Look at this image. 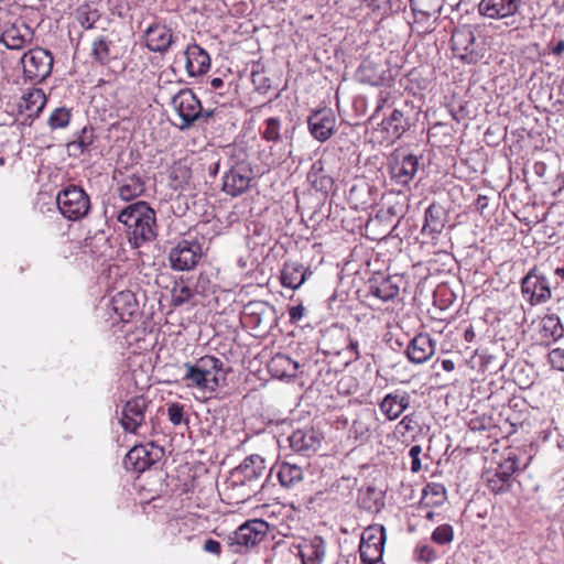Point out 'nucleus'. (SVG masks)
Segmentation results:
<instances>
[{
    "instance_id": "obj_1",
    "label": "nucleus",
    "mask_w": 564,
    "mask_h": 564,
    "mask_svg": "<svg viewBox=\"0 0 564 564\" xmlns=\"http://www.w3.org/2000/svg\"><path fill=\"white\" fill-rule=\"evenodd\" d=\"M117 220L126 227L130 245L139 248L156 237V215L147 202L138 200L122 208Z\"/></svg>"
},
{
    "instance_id": "obj_2",
    "label": "nucleus",
    "mask_w": 564,
    "mask_h": 564,
    "mask_svg": "<svg viewBox=\"0 0 564 564\" xmlns=\"http://www.w3.org/2000/svg\"><path fill=\"white\" fill-rule=\"evenodd\" d=\"M183 381L189 389H197L212 397L226 380L224 362L212 355H205L195 362L184 364Z\"/></svg>"
},
{
    "instance_id": "obj_3",
    "label": "nucleus",
    "mask_w": 564,
    "mask_h": 564,
    "mask_svg": "<svg viewBox=\"0 0 564 564\" xmlns=\"http://www.w3.org/2000/svg\"><path fill=\"white\" fill-rule=\"evenodd\" d=\"M267 470L264 458L258 454L246 457L239 466L234 468L227 478V487L241 489L238 501H246L263 487L261 477Z\"/></svg>"
},
{
    "instance_id": "obj_4",
    "label": "nucleus",
    "mask_w": 564,
    "mask_h": 564,
    "mask_svg": "<svg viewBox=\"0 0 564 564\" xmlns=\"http://www.w3.org/2000/svg\"><path fill=\"white\" fill-rule=\"evenodd\" d=\"M275 307L265 301H251L241 313V324L257 338H262L278 325Z\"/></svg>"
},
{
    "instance_id": "obj_5",
    "label": "nucleus",
    "mask_w": 564,
    "mask_h": 564,
    "mask_svg": "<svg viewBox=\"0 0 564 564\" xmlns=\"http://www.w3.org/2000/svg\"><path fill=\"white\" fill-rule=\"evenodd\" d=\"M172 108L178 116L181 130L191 128L196 121L209 122L218 116L216 109L204 110L200 100L189 88L181 89L171 101Z\"/></svg>"
},
{
    "instance_id": "obj_6",
    "label": "nucleus",
    "mask_w": 564,
    "mask_h": 564,
    "mask_svg": "<svg viewBox=\"0 0 564 564\" xmlns=\"http://www.w3.org/2000/svg\"><path fill=\"white\" fill-rule=\"evenodd\" d=\"M341 170L340 158L337 153L324 152L322 156L316 160L307 173V181L313 188L324 194H328L334 185L335 178L339 176Z\"/></svg>"
},
{
    "instance_id": "obj_7",
    "label": "nucleus",
    "mask_w": 564,
    "mask_h": 564,
    "mask_svg": "<svg viewBox=\"0 0 564 564\" xmlns=\"http://www.w3.org/2000/svg\"><path fill=\"white\" fill-rule=\"evenodd\" d=\"M319 347L326 356L344 355L348 361L360 358L358 341L354 340L344 327L334 326L326 329L322 335Z\"/></svg>"
},
{
    "instance_id": "obj_8",
    "label": "nucleus",
    "mask_w": 564,
    "mask_h": 564,
    "mask_svg": "<svg viewBox=\"0 0 564 564\" xmlns=\"http://www.w3.org/2000/svg\"><path fill=\"white\" fill-rule=\"evenodd\" d=\"M20 63L22 65L24 80L32 84H40L51 75L54 57L48 50L37 46L25 52Z\"/></svg>"
},
{
    "instance_id": "obj_9",
    "label": "nucleus",
    "mask_w": 564,
    "mask_h": 564,
    "mask_svg": "<svg viewBox=\"0 0 564 564\" xmlns=\"http://www.w3.org/2000/svg\"><path fill=\"white\" fill-rule=\"evenodd\" d=\"M61 214L68 220H79L90 210V198L79 186L69 185L62 189L56 197Z\"/></svg>"
},
{
    "instance_id": "obj_10",
    "label": "nucleus",
    "mask_w": 564,
    "mask_h": 564,
    "mask_svg": "<svg viewBox=\"0 0 564 564\" xmlns=\"http://www.w3.org/2000/svg\"><path fill=\"white\" fill-rule=\"evenodd\" d=\"M520 286L522 296L531 306L544 304L552 297L550 281L536 265L521 279Z\"/></svg>"
},
{
    "instance_id": "obj_11",
    "label": "nucleus",
    "mask_w": 564,
    "mask_h": 564,
    "mask_svg": "<svg viewBox=\"0 0 564 564\" xmlns=\"http://www.w3.org/2000/svg\"><path fill=\"white\" fill-rule=\"evenodd\" d=\"M202 257V245L197 240L183 239L170 250L169 262L174 271H191L197 267Z\"/></svg>"
},
{
    "instance_id": "obj_12",
    "label": "nucleus",
    "mask_w": 564,
    "mask_h": 564,
    "mask_svg": "<svg viewBox=\"0 0 564 564\" xmlns=\"http://www.w3.org/2000/svg\"><path fill=\"white\" fill-rule=\"evenodd\" d=\"M410 4L414 17L412 31L419 34L432 32L441 13L443 0H410Z\"/></svg>"
},
{
    "instance_id": "obj_13",
    "label": "nucleus",
    "mask_w": 564,
    "mask_h": 564,
    "mask_svg": "<svg viewBox=\"0 0 564 564\" xmlns=\"http://www.w3.org/2000/svg\"><path fill=\"white\" fill-rule=\"evenodd\" d=\"M386 530L383 525L373 524L366 528L361 534L359 554L362 563L378 564L383 554Z\"/></svg>"
},
{
    "instance_id": "obj_14",
    "label": "nucleus",
    "mask_w": 564,
    "mask_h": 564,
    "mask_svg": "<svg viewBox=\"0 0 564 564\" xmlns=\"http://www.w3.org/2000/svg\"><path fill=\"white\" fill-rule=\"evenodd\" d=\"M116 189L119 197L129 202L143 195L145 192V178L141 171L134 167L117 170L113 175Z\"/></svg>"
},
{
    "instance_id": "obj_15",
    "label": "nucleus",
    "mask_w": 564,
    "mask_h": 564,
    "mask_svg": "<svg viewBox=\"0 0 564 564\" xmlns=\"http://www.w3.org/2000/svg\"><path fill=\"white\" fill-rule=\"evenodd\" d=\"M253 180L254 173L251 166L248 163L238 162L223 175L221 189L231 197H238L250 188Z\"/></svg>"
},
{
    "instance_id": "obj_16",
    "label": "nucleus",
    "mask_w": 564,
    "mask_h": 564,
    "mask_svg": "<svg viewBox=\"0 0 564 564\" xmlns=\"http://www.w3.org/2000/svg\"><path fill=\"white\" fill-rule=\"evenodd\" d=\"M451 47L454 56L465 64H476L484 56L476 45L474 32L466 26L454 30Z\"/></svg>"
},
{
    "instance_id": "obj_17",
    "label": "nucleus",
    "mask_w": 564,
    "mask_h": 564,
    "mask_svg": "<svg viewBox=\"0 0 564 564\" xmlns=\"http://www.w3.org/2000/svg\"><path fill=\"white\" fill-rule=\"evenodd\" d=\"M34 30L21 18L4 23L0 35V43L9 50H22L32 44Z\"/></svg>"
},
{
    "instance_id": "obj_18",
    "label": "nucleus",
    "mask_w": 564,
    "mask_h": 564,
    "mask_svg": "<svg viewBox=\"0 0 564 564\" xmlns=\"http://www.w3.org/2000/svg\"><path fill=\"white\" fill-rule=\"evenodd\" d=\"M110 308L113 312V316L110 317L112 326L119 323H130L140 313L139 301L130 290L116 293L110 301Z\"/></svg>"
},
{
    "instance_id": "obj_19",
    "label": "nucleus",
    "mask_w": 564,
    "mask_h": 564,
    "mask_svg": "<svg viewBox=\"0 0 564 564\" xmlns=\"http://www.w3.org/2000/svg\"><path fill=\"white\" fill-rule=\"evenodd\" d=\"M518 469V458L516 456L507 457L494 473H487L486 484L488 489L495 495L509 491L513 481L512 476Z\"/></svg>"
},
{
    "instance_id": "obj_20",
    "label": "nucleus",
    "mask_w": 564,
    "mask_h": 564,
    "mask_svg": "<svg viewBox=\"0 0 564 564\" xmlns=\"http://www.w3.org/2000/svg\"><path fill=\"white\" fill-rule=\"evenodd\" d=\"M149 401L143 395L129 399L122 406L120 424L124 432L135 434L145 420Z\"/></svg>"
},
{
    "instance_id": "obj_21",
    "label": "nucleus",
    "mask_w": 564,
    "mask_h": 564,
    "mask_svg": "<svg viewBox=\"0 0 564 564\" xmlns=\"http://www.w3.org/2000/svg\"><path fill=\"white\" fill-rule=\"evenodd\" d=\"M269 524L264 520L254 519L240 525L230 536L231 544L250 547L260 543L267 535Z\"/></svg>"
},
{
    "instance_id": "obj_22",
    "label": "nucleus",
    "mask_w": 564,
    "mask_h": 564,
    "mask_svg": "<svg viewBox=\"0 0 564 564\" xmlns=\"http://www.w3.org/2000/svg\"><path fill=\"white\" fill-rule=\"evenodd\" d=\"M379 426V419L373 409H361L352 421L349 435L360 444L367 443Z\"/></svg>"
},
{
    "instance_id": "obj_23",
    "label": "nucleus",
    "mask_w": 564,
    "mask_h": 564,
    "mask_svg": "<svg viewBox=\"0 0 564 564\" xmlns=\"http://www.w3.org/2000/svg\"><path fill=\"white\" fill-rule=\"evenodd\" d=\"M145 47L154 53H165L173 43V31L161 22L151 23L143 32Z\"/></svg>"
},
{
    "instance_id": "obj_24",
    "label": "nucleus",
    "mask_w": 564,
    "mask_h": 564,
    "mask_svg": "<svg viewBox=\"0 0 564 564\" xmlns=\"http://www.w3.org/2000/svg\"><path fill=\"white\" fill-rule=\"evenodd\" d=\"M436 351V341L427 333L416 334L409 343L405 354L410 362L422 365Z\"/></svg>"
},
{
    "instance_id": "obj_25",
    "label": "nucleus",
    "mask_w": 564,
    "mask_h": 564,
    "mask_svg": "<svg viewBox=\"0 0 564 564\" xmlns=\"http://www.w3.org/2000/svg\"><path fill=\"white\" fill-rule=\"evenodd\" d=\"M311 134L318 141L328 140L336 127V117L329 109L314 111L307 120Z\"/></svg>"
},
{
    "instance_id": "obj_26",
    "label": "nucleus",
    "mask_w": 564,
    "mask_h": 564,
    "mask_svg": "<svg viewBox=\"0 0 564 564\" xmlns=\"http://www.w3.org/2000/svg\"><path fill=\"white\" fill-rule=\"evenodd\" d=\"M73 28L82 31H90L97 28L101 18L99 6L96 1L88 0L79 3L70 14Z\"/></svg>"
},
{
    "instance_id": "obj_27",
    "label": "nucleus",
    "mask_w": 564,
    "mask_h": 564,
    "mask_svg": "<svg viewBox=\"0 0 564 564\" xmlns=\"http://www.w3.org/2000/svg\"><path fill=\"white\" fill-rule=\"evenodd\" d=\"M302 564H322L326 555V545L322 536L302 539L294 545Z\"/></svg>"
},
{
    "instance_id": "obj_28",
    "label": "nucleus",
    "mask_w": 564,
    "mask_h": 564,
    "mask_svg": "<svg viewBox=\"0 0 564 564\" xmlns=\"http://www.w3.org/2000/svg\"><path fill=\"white\" fill-rule=\"evenodd\" d=\"M521 7V0H481L478 11L489 19L513 18Z\"/></svg>"
},
{
    "instance_id": "obj_29",
    "label": "nucleus",
    "mask_w": 564,
    "mask_h": 564,
    "mask_svg": "<svg viewBox=\"0 0 564 564\" xmlns=\"http://www.w3.org/2000/svg\"><path fill=\"white\" fill-rule=\"evenodd\" d=\"M410 406V394L394 390L387 393L379 402V409L388 421H395Z\"/></svg>"
},
{
    "instance_id": "obj_30",
    "label": "nucleus",
    "mask_w": 564,
    "mask_h": 564,
    "mask_svg": "<svg viewBox=\"0 0 564 564\" xmlns=\"http://www.w3.org/2000/svg\"><path fill=\"white\" fill-rule=\"evenodd\" d=\"M185 68L189 77L206 74L210 68V56L198 44H189L185 50Z\"/></svg>"
},
{
    "instance_id": "obj_31",
    "label": "nucleus",
    "mask_w": 564,
    "mask_h": 564,
    "mask_svg": "<svg viewBox=\"0 0 564 564\" xmlns=\"http://www.w3.org/2000/svg\"><path fill=\"white\" fill-rule=\"evenodd\" d=\"M150 447L153 448V444H150ZM158 458V455H153L149 445H137L126 455L124 466L128 470L143 473L155 464Z\"/></svg>"
},
{
    "instance_id": "obj_32",
    "label": "nucleus",
    "mask_w": 564,
    "mask_h": 564,
    "mask_svg": "<svg viewBox=\"0 0 564 564\" xmlns=\"http://www.w3.org/2000/svg\"><path fill=\"white\" fill-rule=\"evenodd\" d=\"M46 95L41 88L28 89L18 104L20 115H25L28 119H34L40 116L46 105Z\"/></svg>"
},
{
    "instance_id": "obj_33",
    "label": "nucleus",
    "mask_w": 564,
    "mask_h": 564,
    "mask_svg": "<svg viewBox=\"0 0 564 564\" xmlns=\"http://www.w3.org/2000/svg\"><path fill=\"white\" fill-rule=\"evenodd\" d=\"M419 169V160L413 154H408L402 160H397L390 169L392 181L397 184L406 186L414 178Z\"/></svg>"
},
{
    "instance_id": "obj_34",
    "label": "nucleus",
    "mask_w": 564,
    "mask_h": 564,
    "mask_svg": "<svg viewBox=\"0 0 564 564\" xmlns=\"http://www.w3.org/2000/svg\"><path fill=\"white\" fill-rule=\"evenodd\" d=\"M90 57L95 63L108 65L119 57V50L107 35H98L91 42Z\"/></svg>"
},
{
    "instance_id": "obj_35",
    "label": "nucleus",
    "mask_w": 564,
    "mask_h": 564,
    "mask_svg": "<svg viewBox=\"0 0 564 564\" xmlns=\"http://www.w3.org/2000/svg\"><path fill=\"white\" fill-rule=\"evenodd\" d=\"M288 440L290 447L296 453L315 452L322 441L321 435L313 429H299Z\"/></svg>"
},
{
    "instance_id": "obj_36",
    "label": "nucleus",
    "mask_w": 564,
    "mask_h": 564,
    "mask_svg": "<svg viewBox=\"0 0 564 564\" xmlns=\"http://www.w3.org/2000/svg\"><path fill=\"white\" fill-rule=\"evenodd\" d=\"M311 273L310 269L303 264L286 261L281 270L280 282L284 288L297 290Z\"/></svg>"
},
{
    "instance_id": "obj_37",
    "label": "nucleus",
    "mask_w": 564,
    "mask_h": 564,
    "mask_svg": "<svg viewBox=\"0 0 564 564\" xmlns=\"http://www.w3.org/2000/svg\"><path fill=\"white\" fill-rule=\"evenodd\" d=\"M299 364L288 355L276 354L268 362L270 373L279 379L295 377Z\"/></svg>"
},
{
    "instance_id": "obj_38",
    "label": "nucleus",
    "mask_w": 564,
    "mask_h": 564,
    "mask_svg": "<svg viewBox=\"0 0 564 564\" xmlns=\"http://www.w3.org/2000/svg\"><path fill=\"white\" fill-rule=\"evenodd\" d=\"M388 70L372 61H364L357 70V75L361 83L372 86H380L388 79Z\"/></svg>"
},
{
    "instance_id": "obj_39",
    "label": "nucleus",
    "mask_w": 564,
    "mask_h": 564,
    "mask_svg": "<svg viewBox=\"0 0 564 564\" xmlns=\"http://www.w3.org/2000/svg\"><path fill=\"white\" fill-rule=\"evenodd\" d=\"M275 468L276 477L285 489H294L304 478L302 467L296 464L283 462L278 464Z\"/></svg>"
},
{
    "instance_id": "obj_40",
    "label": "nucleus",
    "mask_w": 564,
    "mask_h": 564,
    "mask_svg": "<svg viewBox=\"0 0 564 564\" xmlns=\"http://www.w3.org/2000/svg\"><path fill=\"white\" fill-rule=\"evenodd\" d=\"M445 223L446 215L443 207L436 204H431L425 210V221L422 232L429 234L434 238L443 231Z\"/></svg>"
},
{
    "instance_id": "obj_41",
    "label": "nucleus",
    "mask_w": 564,
    "mask_h": 564,
    "mask_svg": "<svg viewBox=\"0 0 564 564\" xmlns=\"http://www.w3.org/2000/svg\"><path fill=\"white\" fill-rule=\"evenodd\" d=\"M540 337L543 343L550 344L564 335V327L555 313H547L540 319Z\"/></svg>"
},
{
    "instance_id": "obj_42",
    "label": "nucleus",
    "mask_w": 564,
    "mask_h": 564,
    "mask_svg": "<svg viewBox=\"0 0 564 564\" xmlns=\"http://www.w3.org/2000/svg\"><path fill=\"white\" fill-rule=\"evenodd\" d=\"M369 293L383 302L399 294V286L391 276H380L370 280Z\"/></svg>"
},
{
    "instance_id": "obj_43",
    "label": "nucleus",
    "mask_w": 564,
    "mask_h": 564,
    "mask_svg": "<svg viewBox=\"0 0 564 564\" xmlns=\"http://www.w3.org/2000/svg\"><path fill=\"white\" fill-rule=\"evenodd\" d=\"M446 499L445 486L438 482H430L423 489L419 507L420 509H432L442 506Z\"/></svg>"
},
{
    "instance_id": "obj_44",
    "label": "nucleus",
    "mask_w": 564,
    "mask_h": 564,
    "mask_svg": "<svg viewBox=\"0 0 564 564\" xmlns=\"http://www.w3.org/2000/svg\"><path fill=\"white\" fill-rule=\"evenodd\" d=\"M193 289V278L181 276L176 280L171 290L172 305L177 307L192 301L196 295Z\"/></svg>"
},
{
    "instance_id": "obj_45",
    "label": "nucleus",
    "mask_w": 564,
    "mask_h": 564,
    "mask_svg": "<svg viewBox=\"0 0 564 564\" xmlns=\"http://www.w3.org/2000/svg\"><path fill=\"white\" fill-rule=\"evenodd\" d=\"M382 126L390 138L399 139L408 130L409 122L401 110L394 109L390 117L382 121Z\"/></svg>"
},
{
    "instance_id": "obj_46",
    "label": "nucleus",
    "mask_w": 564,
    "mask_h": 564,
    "mask_svg": "<svg viewBox=\"0 0 564 564\" xmlns=\"http://www.w3.org/2000/svg\"><path fill=\"white\" fill-rule=\"evenodd\" d=\"M169 178L174 189H184L191 183L192 169L185 162H175L171 167Z\"/></svg>"
},
{
    "instance_id": "obj_47",
    "label": "nucleus",
    "mask_w": 564,
    "mask_h": 564,
    "mask_svg": "<svg viewBox=\"0 0 564 564\" xmlns=\"http://www.w3.org/2000/svg\"><path fill=\"white\" fill-rule=\"evenodd\" d=\"M260 137L270 143L282 141V120L279 117H269L263 120L259 128Z\"/></svg>"
},
{
    "instance_id": "obj_48",
    "label": "nucleus",
    "mask_w": 564,
    "mask_h": 564,
    "mask_svg": "<svg viewBox=\"0 0 564 564\" xmlns=\"http://www.w3.org/2000/svg\"><path fill=\"white\" fill-rule=\"evenodd\" d=\"M361 8L368 10V14L383 19L393 11L392 0H359Z\"/></svg>"
},
{
    "instance_id": "obj_49",
    "label": "nucleus",
    "mask_w": 564,
    "mask_h": 564,
    "mask_svg": "<svg viewBox=\"0 0 564 564\" xmlns=\"http://www.w3.org/2000/svg\"><path fill=\"white\" fill-rule=\"evenodd\" d=\"M397 433L403 438H413L420 431V423L415 413L404 415L395 426Z\"/></svg>"
},
{
    "instance_id": "obj_50",
    "label": "nucleus",
    "mask_w": 564,
    "mask_h": 564,
    "mask_svg": "<svg viewBox=\"0 0 564 564\" xmlns=\"http://www.w3.org/2000/svg\"><path fill=\"white\" fill-rule=\"evenodd\" d=\"M72 118V112L66 107H59L52 111L48 117L47 124L52 130L66 128Z\"/></svg>"
},
{
    "instance_id": "obj_51",
    "label": "nucleus",
    "mask_w": 564,
    "mask_h": 564,
    "mask_svg": "<svg viewBox=\"0 0 564 564\" xmlns=\"http://www.w3.org/2000/svg\"><path fill=\"white\" fill-rule=\"evenodd\" d=\"M454 535V528L444 523L435 528L431 534V540L438 545H446L453 542Z\"/></svg>"
},
{
    "instance_id": "obj_52",
    "label": "nucleus",
    "mask_w": 564,
    "mask_h": 564,
    "mask_svg": "<svg viewBox=\"0 0 564 564\" xmlns=\"http://www.w3.org/2000/svg\"><path fill=\"white\" fill-rule=\"evenodd\" d=\"M194 292L196 295L207 296L214 292V284L207 273H199L196 281H193Z\"/></svg>"
},
{
    "instance_id": "obj_53",
    "label": "nucleus",
    "mask_w": 564,
    "mask_h": 564,
    "mask_svg": "<svg viewBox=\"0 0 564 564\" xmlns=\"http://www.w3.org/2000/svg\"><path fill=\"white\" fill-rule=\"evenodd\" d=\"M184 404L180 402H172L167 405V417L173 425L188 422V420L184 417Z\"/></svg>"
},
{
    "instance_id": "obj_54",
    "label": "nucleus",
    "mask_w": 564,
    "mask_h": 564,
    "mask_svg": "<svg viewBox=\"0 0 564 564\" xmlns=\"http://www.w3.org/2000/svg\"><path fill=\"white\" fill-rule=\"evenodd\" d=\"M492 425V419L486 414H476L468 420V427L474 432L487 431Z\"/></svg>"
},
{
    "instance_id": "obj_55",
    "label": "nucleus",
    "mask_w": 564,
    "mask_h": 564,
    "mask_svg": "<svg viewBox=\"0 0 564 564\" xmlns=\"http://www.w3.org/2000/svg\"><path fill=\"white\" fill-rule=\"evenodd\" d=\"M95 133L91 127H84L79 132L77 140L74 141V145L80 149V152L88 150L89 147L94 143Z\"/></svg>"
},
{
    "instance_id": "obj_56",
    "label": "nucleus",
    "mask_w": 564,
    "mask_h": 564,
    "mask_svg": "<svg viewBox=\"0 0 564 564\" xmlns=\"http://www.w3.org/2000/svg\"><path fill=\"white\" fill-rule=\"evenodd\" d=\"M415 554L417 560L431 563L436 560V552L435 550L427 544L417 545L415 549Z\"/></svg>"
},
{
    "instance_id": "obj_57",
    "label": "nucleus",
    "mask_w": 564,
    "mask_h": 564,
    "mask_svg": "<svg viewBox=\"0 0 564 564\" xmlns=\"http://www.w3.org/2000/svg\"><path fill=\"white\" fill-rule=\"evenodd\" d=\"M549 360L554 369L564 371V349L554 348L549 352Z\"/></svg>"
},
{
    "instance_id": "obj_58",
    "label": "nucleus",
    "mask_w": 564,
    "mask_h": 564,
    "mask_svg": "<svg viewBox=\"0 0 564 564\" xmlns=\"http://www.w3.org/2000/svg\"><path fill=\"white\" fill-rule=\"evenodd\" d=\"M421 453H422V447L420 445H413L409 451V455L412 460L411 462V471L412 473H419L422 468L421 459H420Z\"/></svg>"
},
{
    "instance_id": "obj_59",
    "label": "nucleus",
    "mask_w": 564,
    "mask_h": 564,
    "mask_svg": "<svg viewBox=\"0 0 564 564\" xmlns=\"http://www.w3.org/2000/svg\"><path fill=\"white\" fill-rule=\"evenodd\" d=\"M305 314V307L302 304L289 307V318L291 324H297Z\"/></svg>"
},
{
    "instance_id": "obj_60",
    "label": "nucleus",
    "mask_w": 564,
    "mask_h": 564,
    "mask_svg": "<svg viewBox=\"0 0 564 564\" xmlns=\"http://www.w3.org/2000/svg\"><path fill=\"white\" fill-rule=\"evenodd\" d=\"M203 550L207 553L219 556L221 554L223 547L219 541L207 539L203 545Z\"/></svg>"
},
{
    "instance_id": "obj_61",
    "label": "nucleus",
    "mask_w": 564,
    "mask_h": 564,
    "mask_svg": "<svg viewBox=\"0 0 564 564\" xmlns=\"http://www.w3.org/2000/svg\"><path fill=\"white\" fill-rule=\"evenodd\" d=\"M475 205L476 209L482 214L484 210L488 207V197L485 195H478Z\"/></svg>"
},
{
    "instance_id": "obj_62",
    "label": "nucleus",
    "mask_w": 564,
    "mask_h": 564,
    "mask_svg": "<svg viewBox=\"0 0 564 564\" xmlns=\"http://www.w3.org/2000/svg\"><path fill=\"white\" fill-rule=\"evenodd\" d=\"M441 365L444 371L452 372L455 370V362L452 359H443Z\"/></svg>"
},
{
    "instance_id": "obj_63",
    "label": "nucleus",
    "mask_w": 564,
    "mask_h": 564,
    "mask_svg": "<svg viewBox=\"0 0 564 564\" xmlns=\"http://www.w3.org/2000/svg\"><path fill=\"white\" fill-rule=\"evenodd\" d=\"M564 52V40H560L553 47L552 53L554 55H561Z\"/></svg>"
},
{
    "instance_id": "obj_64",
    "label": "nucleus",
    "mask_w": 564,
    "mask_h": 564,
    "mask_svg": "<svg viewBox=\"0 0 564 564\" xmlns=\"http://www.w3.org/2000/svg\"><path fill=\"white\" fill-rule=\"evenodd\" d=\"M210 86L213 89H220L224 86V80L219 77H215L210 80Z\"/></svg>"
}]
</instances>
